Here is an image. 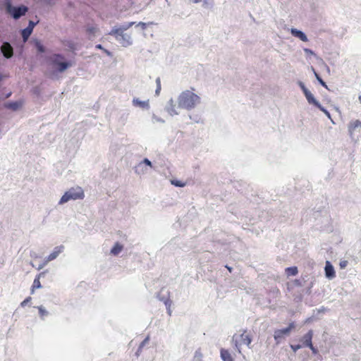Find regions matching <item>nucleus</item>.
<instances>
[{
	"mask_svg": "<svg viewBox=\"0 0 361 361\" xmlns=\"http://www.w3.org/2000/svg\"><path fill=\"white\" fill-rule=\"evenodd\" d=\"M291 33L293 36L298 37L302 42L308 41V39H307L306 35L300 30H298L297 29H292Z\"/></svg>",
	"mask_w": 361,
	"mask_h": 361,
	"instance_id": "nucleus-13",
	"label": "nucleus"
},
{
	"mask_svg": "<svg viewBox=\"0 0 361 361\" xmlns=\"http://www.w3.org/2000/svg\"><path fill=\"white\" fill-rule=\"evenodd\" d=\"M122 250L123 245H120L118 243H116L111 248V253L114 255H117L121 252Z\"/></svg>",
	"mask_w": 361,
	"mask_h": 361,
	"instance_id": "nucleus-19",
	"label": "nucleus"
},
{
	"mask_svg": "<svg viewBox=\"0 0 361 361\" xmlns=\"http://www.w3.org/2000/svg\"><path fill=\"white\" fill-rule=\"evenodd\" d=\"M357 129H361V121L359 120H355L351 121L348 125V132L350 136L353 135V134L356 132Z\"/></svg>",
	"mask_w": 361,
	"mask_h": 361,
	"instance_id": "nucleus-11",
	"label": "nucleus"
},
{
	"mask_svg": "<svg viewBox=\"0 0 361 361\" xmlns=\"http://www.w3.org/2000/svg\"><path fill=\"white\" fill-rule=\"evenodd\" d=\"M346 264H347V262L346 261H343V262H341L340 263V266H341V268L345 267Z\"/></svg>",
	"mask_w": 361,
	"mask_h": 361,
	"instance_id": "nucleus-33",
	"label": "nucleus"
},
{
	"mask_svg": "<svg viewBox=\"0 0 361 361\" xmlns=\"http://www.w3.org/2000/svg\"><path fill=\"white\" fill-rule=\"evenodd\" d=\"M1 51L3 55L7 59H10L13 54V47L8 42L3 43L2 46L1 47Z\"/></svg>",
	"mask_w": 361,
	"mask_h": 361,
	"instance_id": "nucleus-9",
	"label": "nucleus"
},
{
	"mask_svg": "<svg viewBox=\"0 0 361 361\" xmlns=\"http://www.w3.org/2000/svg\"><path fill=\"white\" fill-rule=\"evenodd\" d=\"M96 48L99 49H102V45H101V44H97V45L96 46Z\"/></svg>",
	"mask_w": 361,
	"mask_h": 361,
	"instance_id": "nucleus-36",
	"label": "nucleus"
},
{
	"mask_svg": "<svg viewBox=\"0 0 361 361\" xmlns=\"http://www.w3.org/2000/svg\"><path fill=\"white\" fill-rule=\"evenodd\" d=\"M36 48L37 51L40 53H42L44 51V46L40 43V42H36L35 43Z\"/></svg>",
	"mask_w": 361,
	"mask_h": 361,
	"instance_id": "nucleus-26",
	"label": "nucleus"
},
{
	"mask_svg": "<svg viewBox=\"0 0 361 361\" xmlns=\"http://www.w3.org/2000/svg\"><path fill=\"white\" fill-rule=\"evenodd\" d=\"M35 25H36L35 23H34L33 21L30 20L29 22L28 26L26 28H25L24 30H22V33L21 34H22V37L23 38V41L24 42H26L27 40L28 37L32 34L33 28H34Z\"/></svg>",
	"mask_w": 361,
	"mask_h": 361,
	"instance_id": "nucleus-10",
	"label": "nucleus"
},
{
	"mask_svg": "<svg viewBox=\"0 0 361 361\" xmlns=\"http://www.w3.org/2000/svg\"><path fill=\"white\" fill-rule=\"evenodd\" d=\"M302 347V345H290V348L291 349L293 350V352H296L297 350H298L299 349H300Z\"/></svg>",
	"mask_w": 361,
	"mask_h": 361,
	"instance_id": "nucleus-30",
	"label": "nucleus"
},
{
	"mask_svg": "<svg viewBox=\"0 0 361 361\" xmlns=\"http://www.w3.org/2000/svg\"><path fill=\"white\" fill-rule=\"evenodd\" d=\"M7 12L12 15L13 18L18 19L22 16H24L27 11V8L25 6L19 7L12 6L10 3L6 5Z\"/></svg>",
	"mask_w": 361,
	"mask_h": 361,
	"instance_id": "nucleus-6",
	"label": "nucleus"
},
{
	"mask_svg": "<svg viewBox=\"0 0 361 361\" xmlns=\"http://www.w3.org/2000/svg\"><path fill=\"white\" fill-rule=\"evenodd\" d=\"M156 83H157L156 94L158 95L161 90V80L159 78H157L156 79Z\"/></svg>",
	"mask_w": 361,
	"mask_h": 361,
	"instance_id": "nucleus-27",
	"label": "nucleus"
},
{
	"mask_svg": "<svg viewBox=\"0 0 361 361\" xmlns=\"http://www.w3.org/2000/svg\"><path fill=\"white\" fill-rule=\"evenodd\" d=\"M64 57L61 54H54L50 57V60L52 62V64L55 66H57V69L59 72H63L68 67L71 66L70 62L61 61L63 60Z\"/></svg>",
	"mask_w": 361,
	"mask_h": 361,
	"instance_id": "nucleus-5",
	"label": "nucleus"
},
{
	"mask_svg": "<svg viewBox=\"0 0 361 361\" xmlns=\"http://www.w3.org/2000/svg\"><path fill=\"white\" fill-rule=\"evenodd\" d=\"M221 357L223 361H234L230 352L224 348H221L220 351Z\"/></svg>",
	"mask_w": 361,
	"mask_h": 361,
	"instance_id": "nucleus-14",
	"label": "nucleus"
},
{
	"mask_svg": "<svg viewBox=\"0 0 361 361\" xmlns=\"http://www.w3.org/2000/svg\"><path fill=\"white\" fill-rule=\"evenodd\" d=\"M31 300L32 298L30 296L26 298L23 302H21L20 306L22 307H25Z\"/></svg>",
	"mask_w": 361,
	"mask_h": 361,
	"instance_id": "nucleus-29",
	"label": "nucleus"
},
{
	"mask_svg": "<svg viewBox=\"0 0 361 361\" xmlns=\"http://www.w3.org/2000/svg\"><path fill=\"white\" fill-rule=\"evenodd\" d=\"M252 341V339L251 335L248 334L246 330H244L240 334H234L232 338V342L234 345V347L240 354H241V346L243 345H245L250 347Z\"/></svg>",
	"mask_w": 361,
	"mask_h": 361,
	"instance_id": "nucleus-2",
	"label": "nucleus"
},
{
	"mask_svg": "<svg viewBox=\"0 0 361 361\" xmlns=\"http://www.w3.org/2000/svg\"><path fill=\"white\" fill-rule=\"evenodd\" d=\"M314 75L317 80L319 82V83L324 87L327 88V85L326 82L320 78L319 74L314 70Z\"/></svg>",
	"mask_w": 361,
	"mask_h": 361,
	"instance_id": "nucleus-25",
	"label": "nucleus"
},
{
	"mask_svg": "<svg viewBox=\"0 0 361 361\" xmlns=\"http://www.w3.org/2000/svg\"><path fill=\"white\" fill-rule=\"evenodd\" d=\"M304 51L307 54H310V55H314V53L313 51H312L311 49H304Z\"/></svg>",
	"mask_w": 361,
	"mask_h": 361,
	"instance_id": "nucleus-31",
	"label": "nucleus"
},
{
	"mask_svg": "<svg viewBox=\"0 0 361 361\" xmlns=\"http://www.w3.org/2000/svg\"><path fill=\"white\" fill-rule=\"evenodd\" d=\"M148 340H149V338H145V339L142 342V343H141V345H140V348H142V347L145 345V343L146 342H147V341H148Z\"/></svg>",
	"mask_w": 361,
	"mask_h": 361,
	"instance_id": "nucleus-34",
	"label": "nucleus"
},
{
	"mask_svg": "<svg viewBox=\"0 0 361 361\" xmlns=\"http://www.w3.org/2000/svg\"><path fill=\"white\" fill-rule=\"evenodd\" d=\"M133 103L135 106H138L142 108H148L149 107V103L148 102L145 101H140L137 98H135L133 100Z\"/></svg>",
	"mask_w": 361,
	"mask_h": 361,
	"instance_id": "nucleus-18",
	"label": "nucleus"
},
{
	"mask_svg": "<svg viewBox=\"0 0 361 361\" xmlns=\"http://www.w3.org/2000/svg\"><path fill=\"white\" fill-rule=\"evenodd\" d=\"M84 197V192L80 187L72 188L61 197L59 204L66 203L71 200H82Z\"/></svg>",
	"mask_w": 361,
	"mask_h": 361,
	"instance_id": "nucleus-3",
	"label": "nucleus"
},
{
	"mask_svg": "<svg viewBox=\"0 0 361 361\" xmlns=\"http://www.w3.org/2000/svg\"><path fill=\"white\" fill-rule=\"evenodd\" d=\"M312 337H313V332L312 330H310L307 334H305L303 336V337L302 338V347H307L308 345L312 346Z\"/></svg>",
	"mask_w": 361,
	"mask_h": 361,
	"instance_id": "nucleus-12",
	"label": "nucleus"
},
{
	"mask_svg": "<svg viewBox=\"0 0 361 361\" xmlns=\"http://www.w3.org/2000/svg\"><path fill=\"white\" fill-rule=\"evenodd\" d=\"M295 328L294 322H291L288 324V327L283 329H277L274 331V338L276 343L279 344L283 339L288 336L290 331Z\"/></svg>",
	"mask_w": 361,
	"mask_h": 361,
	"instance_id": "nucleus-4",
	"label": "nucleus"
},
{
	"mask_svg": "<svg viewBox=\"0 0 361 361\" xmlns=\"http://www.w3.org/2000/svg\"><path fill=\"white\" fill-rule=\"evenodd\" d=\"M23 106V102H10L6 104V107L8 109H11L13 111L18 110L19 108H20Z\"/></svg>",
	"mask_w": 361,
	"mask_h": 361,
	"instance_id": "nucleus-16",
	"label": "nucleus"
},
{
	"mask_svg": "<svg viewBox=\"0 0 361 361\" xmlns=\"http://www.w3.org/2000/svg\"><path fill=\"white\" fill-rule=\"evenodd\" d=\"M145 164V165H147V166H149V167H152V164L151 161H150L148 159L145 158V159H144L141 163H140V164H138V166H137V169H136V170H137V171L138 173H140V171L139 170H140V167H142V164Z\"/></svg>",
	"mask_w": 361,
	"mask_h": 361,
	"instance_id": "nucleus-22",
	"label": "nucleus"
},
{
	"mask_svg": "<svg viewBox=\"0 0 361 361\" xmlns=\"http://www.w3.org/2000/svg\"><path fill=\"white\" fill-rule=\"evenodd\" d=\"M300 87L308 102L310 104H314L315 106L317 107L320 104L314 98L312 94L305 87V86L303 84H301Z\"/></svg>",
	"mask_w": 361,
	"mask_h": 361,
	"instance_id": "nucleus-8",
	"label": "nucleus"
},
{
	"mask_svg": "<svg viewBox=\"0 0 361 361\" xmlns=\"http://www.w3.org/2000/svg\"><path fill=\"white\" fill-rule=\"evenodd\" d=\"M298 272V268L296 267H291L286 269V274L288 276H295Z\"/></svg>",
	"mask_w": 361,
	"mask_h": 361,
	"instance_id": "nucleus-20",
	"label": "nucleus"
},
{
	"mask_svg": "<svg viewBox=\"0 0 361 361\" xmlns=\"http://www.w3.org/2000/svg\"><path fill=\"white\" fill-rule=\"evenodd\" d=\"M325 273L326 276L329 278H333L335 276V271L333 266L330 264L329 262H326L325 267Z\"/></svg>",
	"mask_w": 361,
	"mask_h": 361,
	"instance_id": "nucleus-15",
	"label": "nucleus"
},
{
	"mask_svg": "<svg viewBox=\"0 0 361 361\" xmlns=\"http://www.w3.org/2000/svg\"><path fill=\"white\" fill-rule=\"evenodd\" d=\"M11 95V93H8L6 97H8Z\"/></svg>",
	"mask_w": 361,
	"mask_h": 361,
	"instance_id": "nucleus-38",
	"label": "nucleus"
},
{
	"mask_svg": "<svg viewBox=\"0 0 361 361\" xmlns=\"http://www.w3.org/2000/svg\"><path fill=\"white\" fill-rule=\"evenodd\" d=\"M307 347H309L313 353L316 354L317 353V350L313 346V345L312 344V346L311 345H308Z\"/></svg>",
	"mask_w": 361,
	"mask_h": 361,
	"instance_id": "nucleus-32",
	"label": "nucleus"
},
{
	"mask_svg": "<svg viewBox=\"0 0 361 361\" xmlns=\"http://www.w3.org/2000/svg\"><path fill=\"white\" fill-rule=\"evenodd\" d=\"M200 102V97L189 90L183 92L178 98V106L185 109L194 108Z\"/></svg>",
	"mask_w": 361,
	"mask_h": 361,
	"instance_id": "nucleus-1",
	"label": "nucleus"
},
{
	"mask_svg": "<svg viewBox=\"0 0 361 361\" xmlns=\"http://www.w3.org/2000/svg\"><path fill=\"white\" fill-rule=\"evenodd\" d=\"M97 30V28L94 26H90L87 27L86 32L89 37L94 36Z\"/></svg>",
	"mask_w": 361,
	"mask_h": 361,
	"instance_id": "nucleus-21",
	"label": "nucleus"
},
{
	"mask_svg": "<svg viewBox=\"0 0 361 361\" xmlns=\"http://www.w3.org/2000/svg\"><path fill=\"white\" fill-rule=\"evenodd\" d=\"M63 247H57L47 257L48 261H51L56 259L59 253L62 251Z\"/></svg>",
	"mask_w": 361,
	"mask_h": 361,
	"instance_id": "nucleus-17",
	"label": "nucleus"
},
{
	"mask_svg": "<svg viewBox=\"0 0 361 361\" xmlns=\"http://www.w3.org/2000/svg\"><path fill=\"white\" fill-rule=\"evenodd\" d=\"M171 183L173 185H175L176 187H180V188L185 187L186 185L185 182H183L181 180H171Z\"/></svg>",
	"mask_w": 361,
	"mask_h": 361,
	"instance_id": "nucleus-23",
	"label": "nucleus"
},
{
	"mask_svg": "<svg viewBox=\"0 0 361 361\" xmlns=\"http://www.w3.org/2000/svg\"><path fill=\"white\" fill-rule=\"evenodd\" d=\"M358 99H359L360 102L361 103V95L359 96Z\"/></svg>",
	"mask_w": 361,
	"mask_h": 361,
	"instance_id": "nucleus-37",
	"label": "nucleus"
},
{
	"mask_svg": "<svg viewBox=\"0 0 361 361\" xmlns=\"http://www.w3.org/2000/svg\"><path fill=\"white\" fill-rule=\"evenodd\" d=\"M44 274H45V272L42 271L36 276V277L35 278L34 281L32 283V285L30 288V293L31 294H34L37 289L42 288L40 279H41V277L44 276Z\"/></svg>",
	"mask_w": 361,
	"mask_h": 361,
	"instance_id": "nucleus-7",
	"label": "nucleus"
},
{
	"mask_svg": "<svg viewBox=\"0 0 361 361\" xmlns=\"http://www.w3.org/2000/svg\"><path fill=\"white\" fill-rule=\"evenodd\" d=\"M317 108H318L319 109H320L322 111H323V112H324V113L327 116V117H328L329 118H330V119L331 118V114H330V113H329L326 109H324V108L321 104H319V105L317 106Z\"/></svg>",
	"mask_w": 361,
	"mask_h": 361,
	"instance_id": "nucleus-28",
	"label": "nucleus"
},
{
	"mask_svg": "<svg viewBox=\"0 0 361 361\" xmlns=\"http://www.w3.org/2000/svg\"><path fill=\"white\" fill-rule=\"evenodd\" d=\"M226 269L229 271V272H231L232 271V268L228 267V266H226Z\"/></svg>",
	"mask_w": 361,
	"mask_h": 361,
	"instance_id": "nucleus-35",
	"label": "nucleus"
},
{
	"mask_svg": "<svg viewBox=\"0 0 361 361\" xmlns=\"http://www.w3.org/2000/svg\"><path fill=\"white\" fill-rule=\"evenodd\" d=\"M37 309L41 318H44L45 316L48 315V312L42 306H38Z\"/></svg>",
	"mask_w": 361,
	"mask_h": 361,
	"instance_id": "nucleus-24",
	"label": "nucleus"
}]
</instances>
